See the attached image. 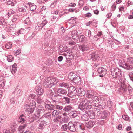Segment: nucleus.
Segmentation results:
<instances>
[{"instance_id": "nucleus-1", "label": "nucleus", "mask_w": 133, "mask_h": 133, "mask_svg": "<svg viewBox=\"0 0 133 133\" xmlns=\"http://www.w3.org/2000/svg\"><path fill=\"white\" fill-rule=\"evenodd\" d=\"M79 102L80 104L78 105V108L83 111L91 108L92 104V102L85 98H80Z\"/></svg>"}, {"instance_id": "nucleus-2", "label": "nucleus", "mask_w": 133, "mask_h": 133, "mask_svg": "<svg viewBox=\"0 0 133 133\" xmlns=\"http://www.w3.org/2000/svg\"><path fill=\"white\" fill-rule=\"evenodd\" d=\"M56 79L55 78L48 77L43 81V85L46 88H51L54 85Z\"/></svg>"}, {"instance_id": "nucleus-3", "label": "nucleus", "mask_w": 133, "mask_h": 133, "mask_svg": "<svg viewBox=\"0 0 133 133\" xmlns=\"http://www.w3.org/2000/svg\"><path fill=\"white\" fill-rule=\"evenodd\" d=\"M36 106L35 101L31 102L29 104H26L25 107V110L29 114L32 113Z\"/></svg>"}, {"instance_id": "nucleus-4", "label": "nucleus", "mask_w": 133, "mask_h": 133, "mask_svg": "<svg viewBox=\"0 0 133 133\" xmlns=\"http://www.w3.org/2000/svg\"><path fill=\"white\" fill-rule=\"evenodd\" d=\"M96 98H94L92 101L93 102V104L95 107H98L99 108L102 107V103L101 102V100L98 97H96Z\"/></svg>"}, {"instance_id": "nucleus-5", "label": "nucleus", "mask_w": 133, "mask_h": 133, "mask_svg": "<svg viewBox=\"0 0 133 133\" xmlns=\"http://www.w3.org/2000/svg\"><path fill=\"white\" fill-rule=\"evenodd\" d=\"M120 66L128 70H130L133 69V65H129L128 64L125 62L120 64Z\"/></svg>"}, {"instance_id": "nucleus-6", "label": "nucleus", "mask_w": 133, "mask_h": 133, "mask_svg": "<svg viewBox=\"0 0 133 133\" xmlns=\"http://www.w3.org/2000/svg\"><path fill=\"white\" fill-rule=\"evenodd\" d=\"M78 47L79 50L82 52L87 51L89 50L90 48L88 45L84 44L79 45Z\"/></svg>"}, {"instance_id": "nucleus-7", "label": "nucleus", "mask_w": 133, "mask_h": 133, "mask_svg": "<svg viewBox=\"0 0 133 133\" xmlns=\"http://www.w3.org/2000/svg\"><path fill=\"white\" fill-rule=\"evenodd\" d=\"M111 72H113V73H115L118 76V79L121 76V71L118 68H115L111 69Z\"/></svg>"}, {"instance_id": "nucleus-8", "label": "nucleus", "mask_w": 133, "mask_h": 133, "mask_svg": "<svg viewBox=\"0 0 133 133\" xmlns=\"http://www.w3.org/2000/svg\"><path fill=\"white\" fill-rule=\"evenodd\" d=\"M68 127L69 130L72 132H75L76 129L74 123L71 122H70L69 123Z\"/></svg>"}, {"instance_id": "nucleus-9", "label": "nucleus", "mask_w": 133, "mask_h": 133, "mask_svg": "<svg viewBox=\"0 0 133 133\" xmlns=\"http://www.w3.org/2000/svg\"><path fill=\"white\" fill-rule=\"evenodd\" d=\"M74 123L76 129L79 128L83 130L84 129L85 127L83 124L78 122H75Z\"/></svg>"}, {"instance_id": "nucleus-10", "label": "nucleus", "mask_w": 133, "mask_h": 133, "mask_svg": "<svg viewBox=\"0 0 133 133\" xmlns=\"http://www.w3.org/2000/svg\"><path fill=\"white\" fill-rule=\"evenodd\" d=\"M56 43V40L55 39H53L52 40L51 45L50 46V48L51 49L50 50L52 52L55 51V45Z\"/></svg>"}, {"instance_id": "nucleus-11", "label": "nucleus", "mask_w": 133, "mask_h": 133, "mask_svg": "<svg viewBox=\"0 0 133 133\" xmlns=\"http://www.w3.org/2000/svg\"><path fill=\"white\" fill-rule=\"evenodd\" d=\"M41 87V85L39 84L36 86L35 88L37 93L38 95H42L44 92L43 89Z\"/></svg>"}, {"instance_id": "nucleus-12", "label": "nucleus", "mask_w": 133, "mask_h": 133, "mask_svg": "<svg viewBox=\"0 0 133 133\" xmlns=\"http://www.w3.org/2000/svg\"><path fill=\"white\" fill-rule=\"evenodd\" d=\"M85 113L89 116L91 119H94L95 118V113L92 110H88L85 111Z\"/></svg>"}, {"instance_id": "nucleus-13", "label": "nucleus", "mask_w": 133, "mask_h": 133, "mask_svg": "<svg viewBox=\"0 0 133 133\" xmlns=\"http://www.w3.org/2000/svg\"><path fill=\"white\" fill-rule=\"evenodd\" d=\"M45 110L44 108L41 105H39L37 109V114L38 115L43 113L45 112Z\"/></svg>"}, {"instance_id": "nucleus-14", "label": "nucleus", "mask_w": 133, "mask_h": 133, "mask_svg": "<svg viewBox=\"0 0 133 133\" xmlns=\"http://www.w3.org/2000/svg\"><path fill=\"white\" fill-rule=\"evenodd\" d=\"M74 108L72 105H69L66 106L63 108V110L66 112H69L73 109Z\"/></svg>"}, {"instance_id": "nucleus-15", "label": "nucleus", "mask_w": 133, "mask_h": 133, "mask_svg": "<svg viewBox=\"0 0 133 133\" xmlns=\"http://www.w3.org/2000/svg\"><path fill=\"white\" fill-rule=\"evenodd\" d=\"M120 85V89L121 90V91H123L124 93L125 92L127 91V87L125 83L124 82L121 83Z\"/></svg>"}, {"instance_id": "nucleus-16", "label": "nucleus", "mask_w": 133, "mask_h": 133, "mask_svg": "<svg viewBox=\"0 0 133 133\" xmlns=\"http://www.w3.org/2000/svg\"><path fill=\"white\" fill-rule=\"evenodd\" d=\"M110 114L109 112L107 111H105L101 114L100 116L101 118L103 119H105Z\"/></svg>"}, {"instance_id": "nucleus-17", "label": "nucleus", "mask_w": 133, "mask_h": 133, "mask_svg": "<svg viewBox=\"0 0 133 133\" xmlns=\"http://www.w3.org/2000/svg\"><path fill=\"white\" fill-rule=\"evenodd\" d=\"M85 91L82 88H78V94L79 96H83L85 94Z\"/></svg>"}, {"instance_id": "nucleus-18", "label": "nucleus", "mask_w": 133, "mask_h": 133, "mask_svg": "<svg viewBox=\"0 0 133 133\" xmlns=\"http://www.w3.org/2000/svg\"><path fill=\"white\" fill-rule=\"evenodd\" d=\"M53 102L56 109L60 110H61L63 109L62 106L59 105V103L58 104L56 102V100H53Z\"/></svg>"}, {"instance_id": "nucleus-19", "label": "nucleus", "mask_w": 133, "mask_h": 133, "mask_svg": "<svg viewBox=\"0 0 133 133\" xmlns=\"http://www.w3.org/2000/svg\"><path fill=\"white\" fill-rule=\"evenodd\" d=\"M71 33L73 39H76L77 37L78 38V33L77 31L75 30L71 32Z\"/></svg>"}, {"instance_id": "nucleus-20", "label": "nucleus", "mask_w": 133, "mask_h": 133, "mask_svg": "<svg viewBox=\"0 0 133 133\" xmlns=\"http://www.w3.org/2000/svg\"><path fill=\"white\" fill-rule=\"evenodd\" d=\"M57 91L58 93L63 95H66L67 93V91L66 90L62 88H57Z\"/></svg>"}, {"instance_id": "nucleus-21", "label": "nucleus", "mask_w": 133, "mask_h": 133, "mask_svg": "<svg viewBox=\"0 0 133 133\" xmlns=\"http://www.w3.org/2000/svg\"><path fill=\"white\" fill-rule=\"evenodd\" d=\"M91 58L92 59L97 60L99 58L98 55L96 53L93 52L91 54Z\"/></svg>"}, {"instance_id": "nucleus-22", "label": "nucleus", "mask_w": 133, "mask_h": 133, "mask_svg": "<svg viewBox=\"0 0 133 133\" xmlns=\"http://www.w3.org/2000/svg\"><path fill=\"white\" fill-rule=\"evenodd\" d=\"M45 108L46 110H53L55 109V105H53L50 103L49 105H47L46 106H45Z\"/></svg>"}, {"instance_id": "nucleus-23", "label": "nucleus", "mask_w": 133, "mask_h": 133, "mask_svg": "<svg viewBox=\"0 0 133 133\" xmlns=\"http://www.w3.org/2000/svg\"><path fill=\"white\" fill-rule=\"evenodd\" d=\"M52 34V31L51 30H48L44 36V38L45 39L48 38L50 37Z\"/></svg>"}, {"instance_id": "nucleus-24", "label": "nucleus", "mask_w": 133, "mask_h": 133, "mask_svg": "<svg viewBox=\"0 0 133 133\" xmlns=\"http://www.w3.org/2000/svg\"><path fill=\"white\" fill-rule=\"evenodd\" d=\"M17 68V64L14 63L12 66V69H11V72L13 74H14L16 71Z\"/></svg>"}, {"instance_id": "nucleus-25", "label": "nucleus", "mask_w": 133, "mask_h": 133, "mask_svg": "<svg viewBox=\"0 0 133 133\" xmlns=\"http://www.w3.org/2000/svg\"><path fill=\"white\" fill-rule=\"evenodd\" d=\"M25 118V117L23 115H21L19 118L18 119V121L19 122L23 123L26 120Z\"/></svg>"}, {"instance_id": "nucleus-26", "label": "nucleus", "mask_w": 133, "mask_h": 133, "mask_svg": "<svg viewBox=\"0 0 133 133\" xmlns=\"http://www.w3.org/2000/svg\"><path fill=\"white\" fill-rule=\"evenodd\" d=\"M69 82H63L60 83L59 85L60 86L68 88L69 87Z\"/></svg>"}, {"instance_id": "nucleus-27", "label": "nucleus", "mask_w": 133, "mask_h": 133, "mask_svg": "<svg viewBox=\"0 0 133 133\" xmlns=\"http://www.w3.org/2000/svg\"><path fill=\"white\" fill-rule=\"evenodd\" d=\"M73 82L75 84H78L81 83V79L79 76H77L75 77V78L73 80Z\"/></svg>"}, {"instance_id": "nucleus-28", "label": "nucleus", "mask_w": 133, "mask_h": 133, "mask_svg": "<svg viewBox=\"0 0 133 133\" xmlns=\"http://www.w3.org/2000/svg\"><path fill=\"white\" fill-rule=\"evenodd\" d=\"M87 97L89 98L93 97V94L92 90H88L87 92Z\"/></svg>"}, {"instance_id": "nucleus-29", "label": "nucleus", "mask_w": 133, "mask_h": 133, "mask_svg": "<svg viewBox=\"0 0 133 133\" xmlns=\"http://www.w3.org/2000/svg\"><path fill=\"white\" fill-rule=\"evenodd\" d=\"M63 102L67 104H69L70 103L71 99L66 97H64L62 99Z\"/></svg>"}, {"instance_id": "nucleus-30", "label": "nucleus", "mask_w": 133, "mask_h": 133, "mask_svg": "<svg viewBox=\"0 0 133 133\" xmlns=\"http://www.w3.org/2000/svg\"><path fill=\"white\" fill-rule=\"evenodd\" d=\"M85 126L88 128H91L94 125L93 122L92 121H90L85 124Z\"/></svg>"}, {"instance_id": "nucleus-31", "label": "nucleus", "mask_w": 133, "mask_h": 133, "mask_svg": "<svg viewBox=\"0 0 133 133\" xmlns=\"http://www.w3.org/2000/svg\"><path fill=\"white\" fill-rule=\"evenodd\" d=\"M59 121V124H61L64 123H66L68 121L67 118L66 117L62 118L61 116Z\"/></svg>"}, {"instance_id": "nucleus-32", "label": "nucleus", "mask_w": 133, "mask_h": 133, "mask_svg": "<svg viewBox=\"0 0 133 133\" xmlns=\"http://www.w3.org/2000/svg\"><path fill=\"white\" fill-rule=\"evenodd\" d=\"M28 4L30 6V10L31 11L34 10L36 8V5H33L31 3L29 2Z\"/></svg>"}, {"instance_id": "nucleus-33", "label": "nucleus", "mask_w": 133, "mask_h": 133, "mask_svg": "<svg viewBox=\"0 0 133 133\" xmlns=\"http://www.w3.org/2000/svg\"><path fill=\"white\" fill-rule=\"evenodd\" d=\"M97 71L99 73H106V70L103 67L99 68L98 69Z\"/></svg>"}, {"instance_id": "nucleus-34", "label": "nucleus", "mask_w": 133, "mask_h": 133, "mask_svg": "<svg viewBox=\"0 0 133 133\" xmlns=\"http://www.w3.org/2000/svg\"><path fill=\"white\" fill-rule=\"evenodd\" d=\"M26 30H25L23 29H21L16 32V35H19L20 34H26L27 32H26Z\"/></svg>"}, {"instance_id": "nucleus-35", "label": "nucleus", "mask_w": 133, "mask_h": 133, "mask_svg": "<svg viewBox=\"0 0 133 133\" xmlns=\"http://www.w3.org/2000/svg\"><path fill=\"white\" fill-rule=\"evenodd\" d=\"M54 93L52 90L49 89L47 92V95L50 97H53Z\"/></svg>"}, {"instance_id": "nucleus-36", "label": "nucleus", "mask_w": 133, "mask_h": 133, "mask_svg": "<svg viewBox=\"0 0 133 133\" xmlns=\"http://www.w3.org/2000/svg\"><path fill=\"white\" fill-rule=\"evenodd\" d=\"M61 96L60 95L57 94L54 95L53 98L54 99V100L56 101V102L58 103L57 101L61 99Z\"/></svg>"}, {"instance_id": "nucleus-37", "label": "nucleus", "mask_w": 133, "mask_h": 133, "mask_svg": "<svg viewBox=\"0 0 133 133\" xmlns=\"http://www.w3.org/2000/svg\"><path fill=\"white\" fill-rule=\"evenodd\" d=\"M15 0H9L7 2V3L8 5H11V6H14L16 4Z\"/></svg>"}, {"instance_id": "nucleus-38", "label": "nucleus", "mask_w": 133, "mask_h": 133, "mask_svg": "<svg viewBox=\"0 0 133 133\" xmlns=\"http://www.w3.org/2000/svg\"><path fill=\"white\" fill-rule=\"evenodd\" d=\"M77 94V90H75L71 91L69 92L68 95L70 97H72L74 96L75 95Z\"/></svg>"}, {"instance_id": "nucleus-39", "label": "nucleus", "mask_w": 133, "mask_h": 133, "mask_svg": "<svg viewBox=\"0 0 133 133\" xmlns=\"http://www.w3.org/2000/svg\"><path fill=\"white\" fill-rule=\"evenodd\" d=\"M79 41L82 43H84L86 40L85 37L83 35H80L79 37L78 38Z\"/></svg>"}, {"instance_id": "nucleus-40", "label": "nucleus", "mask_w": 133, "mask_h": 133, "mask_svg": "<svg viewBox=\"0 0 133 133\" xmlns=\"http://www.w3.org/2000/svg\"><path fill=\"white\" fill-rule=\"evenodd\" d=\"M43 27L39 23L37 24V25L36 26L35 29L36 31H38L41 30L43 28Z\"/></svg>"}, {"instance_id": "nucleus-41", "label": "nucleus", "mask_w": 133, "mask_h": 133, "mask_svg": "<svg viewBox=\"0 0 133 133\" xmlns=\"http://www.w3.org/2000/svg\"><path fill=\"white\" fill-rule=\"evenodd\" d=\"M60 118V116H57L53 119V121L55 123H59V121Z\"/></svg>"}, {"instance_id": "nucleus-42", "label": "nucleus", "mask_w": 133, "mask_h": 133, "mask_svg": "<svg viewBox=\"0 0 133 133\" xmlns=\"http://www.w3.org/2000/svg\"><path fill=\"white\" fill-rule=\"evenodd\" d=\"M59 112L57 111V110H54L52 113V117H55V115L57 116L58 115Z\"/></svg>"}, {"instance_id": "nucleus-43", "label": "nucleus", "mask_w": 133, "mask_h": 133, "mask_svg": "<svg viewBox=\"0 0 133 133\" xmlns=\"http://www.w3.org/2000/svg\"><path fill=\"white\" fill-rule=\"evenodd\" d=\"M68 129V125L66 124L63 125L61 127V129L63 131H67Z\"/></svg>"}, {"instance_id": "nucleus-44", "label": "nucleus", "mask_w": 133, "mask_h": 133, "mask_svg": "<svg viewBox=\"0 0 133 133\" xmlns=\"http://www.w3.org/2000/svg\"><path fill=\"white\" fill-rule=\"evenodd\" d=\"M21 91L22 90L21 89H19L16 92V90L15 91V94H16L17 96H20L22 95V92Z\"/></svg>"}, {"instance_id": "nucleus-45", "label": "nucleus", "mask_w": 133, "mask_h": 133, "mask_svg": "<svg viewBox=\"0 0 133 133\" xmlns=\"http://www.w3.org/2000/svg\"><path fill=\"white\" fill-rule=\"evenodd\" d=\"M37 102L38 104H41L44 102V101L42 97H40L37 98Z\"/></svg>"}, {"instance_id": "nucleus-46", "label": "nucleus", "mask_w": 133, "mask_h": 133, "mask_svg": "<svg viewBox=\"0 0 133 133\" xmlns=\"http://www.w3.org/2000/svg\"><path fill=\"white\" fill-rule=\"evenodd\" d=\"M36 97V95L34 94H30L29 96L28 99L29 100H31V99H35Z\"/></svg>"}, {"instance_id": "nucleus-47", "label": "nucleus", "mask_w": 133, "mask_h": 133, "mask_svg": "<svg viewBox=\"0 0 133 133\" xmlns=\"http://www.w3.org/2000/svg\"><path fill=\"white\" fill-rule=\"evenodd\" d=\"M82 120L83 121H86L88 120V117L86 114L83 115L81 117Z\"/></svg>"}, {"instance_id": "nucleus-48", "label": "nucleus", "mask_w": 133, "mask_h": 133, "mask_svg": "<svg viewBox=\"0 0 133 133\" xmlns=\"http://www.w3.org/2000/svg\"><path fill=\"white\" fill-rule=\"evenodd\" d=\"M13 14H14L13 15L12 21L13 22H14L16 21L17 19L18 18V15L15 13L14 14L13 13Z\"/></svg>"}, {"instance_id": "nucleus-49", "label": "nucleus", "mask_w": 133, "mask_h": 133, "mask_svg": "<svg viewBox=\"0 0 133 133\" xmlns=\"http://www.w3.org/2000/svg\"><path fill=\"white\" fill-rule=\"evenodd\" d=\"M75 74L73 73H70L69 75V78L71 79L73 81L74 78H75V77H74L75 76Z\"/></svg>"}, {"instance_id": "nucleus-50", "label": "nucleus", "mask_w": 133, "mask_h": 133, "mask_svg": "<svg viewBox=\"0 0 133 133\" xmlns=\"http://www.w3.org/2000/svg\"><path fill=\"white\" fill-rule=\"evenodd\" d=\"M8 61L9 62H12L13 60L14 57L11 55L8 56L7 57Z\"/></svg>"}, {"instance_id": "nucleus-51", "label": "nucleus", "mask_w": 133, "mask_h": 133, "mask_svg": "<svg viewBox=\"0 0 133 133\" xmlns=\"http://www.w3.org/2000/svg\"><path fill=\"white\" fill-rule=\"evenodd\" d=\"M12 45L11 42H9L7 43L5 45V47L6 48L9 49L12 47Z\"/></svg>"}, {"instance_id": "nucleus-52", "label": "nucleus", "mask_w": 133, "mask_h": 133, "mask_svg": "<svg viewBox=\"0 0 133 133\" xmlns=\"http://www.w3.org/2000/svg\"><path fill=\"white\" fill-rule=\"evenodd\" d=\"M42 44L45 47H48L49 45V43L46 40H44L43 42H42Z\"/></svg>"}, {"instance_id": "nucleus-53", "label": "nucleus", "mask_w": 133, "mask_h": 133, "mask_svg": "<svg viewBox=\"0 0 133 133\" xmlns=\"http://www.w3.org/2000/svg\"><path fill=\"white\" fill-rule=\"evenodd\" d=\"M127 62L130 64H133V58L131 57H130L128 58Z\"/></svg>"}, {"instance_id": "nucleus-54", "label": "nucleus", "mask_w": 133, "mask_h": 133, "mask_svg": "<svg viewBox=\"0 0 133 133\" xmlns=\"http://www.w3.org/2000/svg\"><path fill=\"white\" fill-rule=\"evenodd\" d=\"M30 22V21L29 17L27 18L24 21V23L26 24H28Z\"/></svg>"}, {"instance_id": "nucleus-55", "label": "nucleus", "mask_w": 133, "mask_h": 133, "mask_svg": "<svg viewBox=\"0 0 133 133\" xmlns=\"http://www.w3.org/2000/svg\"><path fill=\"white\" fill-rule=\"evenodd\" d=\"M48 22L45 19L41 23H40V24L43 27Z\"/></svg>"}, {"instance_id": "nucleus-56", "label": "nucleus", "mask_w": 133, "mask_h": 133, "mask_svg": "<svg viewBox=\"0 0 133 133\" xmlns=\"http://www.w3.org/2000/svg\"><path fill=\"white\" fill-rule=\"evenodd\" d=\"M52 112H49L45 114L44 115V117L46 118H48V117H50L51 116Z\"/></svg>"}, {"instance_id": "nucleus-57", "label": "nucleus", "mask_w": 133, "mask_h": 133, "mask_svg": "<svg viewBox=\"0 0 133 133\" xmlns=\"http://www.w3.org/2000/svg\"><path fill=\"white\" fill-rule=\"evenodd\" d=\"M107 104L109 108H111L112 105L113 103L111 101H109L107 102Z\"/></svg>"}, {"instance_id": "nucleus-58", "label": "nucleus", "mask_w": 133, "mask_h": 133, "mask_svg": "<svg viewBox=\"0 0 133 133\" xmlns=\"http://www.w3.org/2000/svg\"><path fill=\"white\" fill-rule=\"evenodd\" d=\"M21 50L20 49H19L17 51H14V54H16V55H18L21 53Z\"/></svg>"}, {"instance_id": "nucleus-59", "label": "nucleus", "mask_w": 133, "mask_h": 133, "mask_svg": "<svg viewBox=\"0 0 133 133\" xmlns=\"http://www.w3.org/2000/svg\"><path fill=\"white\" fill-rule=\"evenodd\" d=\"M46 63L48 65H51L52 64L53 61L51 59H48Z\"/></svg>"}, {"instance_id": "nucleus-60", "label": "nucleus", "mask_w": 133, "mask_h": 133, "mask_svg": "<svg viewBox=\"0 0 133 133\" xmlns=\"http://www.w3.org/2000/svg\"><path fill=\"white\" fill-rule=\"evenodd\" d=\"M123 118L126 120H128L129 119V117L127 115H123L122 116Z\"/></svg>"}, {"instance_id": "nucleus-61", "label": "nucleus", "mask_w": 133, "mask_h": 133, "mask_svg": "<svg viewBox=\"0 0 133 133\" xmlns=\"http://www.w3.org/2000/svg\"><path fill=\"white\" fill-rule=\"evenodd\" d=\"M19 10L20 12H25L26 11V10L24 8L22 7L19 8Z\"/></svg>"}, {"instance_id": "nucleus-62", "label": "nucleus", "mask_w": 133, "mask_h": 133, "mask_svg": "<svg viewBox=\"0 0 133 133\" xmlns=\"http://www.w3.org/2000/svg\"><path fill=\"white\" fill-rule=\"evenodd\" d=\"M24 129V127L23 126H21L19 127L18 128V130L20 131V132H22L23 130Z\"/></svg>"}, {"instance_id": "nucleus-63", "label": "nucleus", "mask_w": 133, "mask_h": 133, "mask_svg": "<svg viewBox=\"0 0 133 133\" xmlns=\"http://www.w3.org/2000/svg\"><path fill=\"white\" fill-rule=\"evenodd\" d=\"M44 103L45 106H46L47 105H49L51 103L49 101L46 99L44 101Z\"/></svg>"}, {"instance_id": "nucleus-64", "label": "nucleus", "mask_w": 133, "mask_h": 133, "mask_svg": "<svg viewBox=\"0 0 133 133\" xmlns=\"http://www.w3.org/2000/svg\"><path fill=\"white\" fill-rule=\"evenodd\" d=\"M45 127L44 125H43L41 123L39 125L38 128L39 129L41 130L44 128Z\"/></svg>"}]
</instances>
